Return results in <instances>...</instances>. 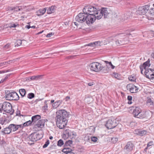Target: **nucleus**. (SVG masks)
Wrapping results in <instances>:
<instances>
[{
	"label": "nucleus",
	"mask_w": 154,
	"mask_h": 154,
	"mask_svg": "<svg viewBox=\"0 0 154 154\" xmlns=\"http://www.w3.org/2000/svg\"><path fill=\"white\" fill-rule=\"evenodd\" d=\"M26 28H27L28 29H29L30 27L31 26H29V25H26L25 26Z\"/></svg>",
	"instance_id": "nucleus-64"
},
{
	"label": "nucleus",
	"mask_w": 154,
	"mask_h": 154,
	"mask_svg": "<svg viewBox=\"0 0 154 154\" xmlns=\"http://www.w3.org/2000/svg\"><path fill=\"white\" fill-rule=\"evenodd\" d=\"M94 84V82H90L88 83V85L89 86H92Z\"/></svg>",
	"instance_id": "nucleus-57"
},
{
	"label": "nucleus",
	"mask_w": 154,
	"mask_h": 154,
	"mask_svg": "<svg viewBox=\"0 0 154 154\" xmlns=\"http://www.w3.org/2000/svg\"><path fill=\"white\" fill-rule=\"evenodd\" d=\"M47 102V100H45V103L46 104V105L44 106L43 107V108L45 110H47V109L48 108V106L47 104L46 103Z\"/></svg>",
	"instance_id": "nucleus-49"
},
{
	"label": "nucleus",
	"mask_w": 154,
	"mask_h": 154,
	"mask_svg": "<svg viewBox=\"0 0 154 154\" xmlns=\"http://www.w3.org/2000/svg\"><path fill=\"white\" fill-rule=\"evenodd\" d=\"M46 10H37L36 13L38 16H41L43 15L46 11Z\"/></svg>",
	"instance_id": "nucleus-32"
},
{
	"label": "nucleus",
	"mask_w": 154,
	"mask_h": 154,
	"mask_svg": "<svg viewBox=\"0 0 154 154\" xmlns=\"http://www.w3.org/2000/svg\"><path fill=\"white\" fill-rule=\"evenodd\" d=\"M130 112L132 113L134 116L135 117H137L141 111V109L138 107L133 106L130 107Z\"/></svg>",
	"instance_id": "nucleus-11"
},
{
	"label": "nucleus",
	"mask_w": 154,
	"mask_h": 154,
	"mask_svg": "<svg viewBox=\"0 0 154 154\" xmlns=\"http://www.w3.org/2000/svg\"><path fill=\"white\" fill-rule=\"evenodd\" d=\"M113 76L114 77L118 80H120V75L117 73H113Z\"/></svg>",
	"instance_id": "nucleus-40"
},
{
	"label": "nucleus",
	"mask_w": 154,
	"mask_h": 154,
	"mask_svg": "<svg viewBox=\"0 0 154 154\" xmlns=\"http://www.w3.org/2000/svg\"><path fill=\"white\" fill-rule=\"evenodd\" d=\"M99 11H101L103 16L104 17L106 18H107L108 15L109 14L108 12L107 11V10H98Z\"/></svg>",
	"instance_id": "nucleus-30"
},
{
	"label": "nucleus",
	"mask_w": 154,
	"mask_h": 154,
	"mask_svg": "<svg viewBox=\"0 0 154 154\" xmlns=\"http://www.w3.org/2000/svg\"><path fill=\"white\" fill-rule=\"evenodd\" d=\"M137 10L136 11L137 14L140 15L145 14L149 20H154V10Z\"/></svg>",
	"instance_id": "nucleus-5"
},
{
	"label": "nucleus",
	"mask_w": 154,
	"mask_h": 154,
	"mask_svg": "<svg viewBox=\"0 0 154 154\" xmlns=\"http://www.w3.org/2000/svg\"><path fill=\"white\" fill-rule=\"evenodd\" d=\"M140 69L141 70V73L142 74H143V69H144V68H143V67H142L141 66H140Z\"/></svg>",
	"instance_id": "nucleus-59"
},
{
	"label": "nucleus",
	"mask_w": 154,
	"mask_h": 154,
	"mask_svg": "<svg viewBox=\"0 0 154 154\" xmlns=\"http://www.w3.org/2000/svg\"><path fill=\"white\" fill-rule=\"evenodd\" d=\"M57 8V7L55 5H52L50 7L48 8H43V10H47L48 9V10H54L55 9H56Z\"/></svg>",
	"instance_id": "nucleus-41"
},
{
	"label": "nucleus",
	"mask_w": 154,
	"mask_h": 154,
	"mask_svg": "<svg viewBox=\"0 0 154 154\" xmlns=\"http://www.w3.org/2000/svg\"><path fill=\"white\" fill-rule=\"evenodd\" d=\"M62 154H75V153L74 152L71 151L66 153H63Z\"/></svg>",
	"instance_id": "nucleus-55"
},
{
	"label": "nucleus",
	"mask_w": 154,
	"mask_h": 154,
	"mask_svg": "<svg viewBox=\"0 0 154 154\" xmlns=\"http://www.w3.org/2000/svg\"><path fill=\"white\" fill-rule=\"evenodd\" d=\"M10 75V74L7 75V76L5 77L4 79H3V80H4V81H6V79L8 78V77H9Z\"/></svg>",
	"instance_id": "nucleus-56"
},
{
	"label": "nucleus",
	"mask_w": 154,
	"mask_h": 154,
	"mask_svg": "<svg viewBox=\"0 0 154 154\" xmlns=\"http://www.w3.org/2000/svg\"><path fill=\"white\" fill-rule=\"evenodd\" d=\"M5 98L8 100H17L19 99V97L16 92L7 91L6 92Z\"/></svg>",
	"instance_id": "nucleus-4"
},
{
	"label": "nucleus",
	"mask_w": 154,
	"mask_h": 154,
	"mask_svg": "<svg viewBox=\"0 0 154 154\" xmlns=\"http://www.w3.org/2000/svg\"><path fill=\"white\" fill-rule=\"evenodd\" d=\"M19 92L21 96L23 97L26 94V91L24 89H20L19 90Z\"/></svg>",
	"instance_id": "nucleus-33"
},
{
	"label": "nucleus",
	"mask_w": 154,
	"mask_h": 154,
	"mask_svg": "<svg viewBox=\"0 0 154 154\" xmlns=\"http://www.w3.org/2000/svg\"><path fill=\"white\" fill-rule=\"evenodd\" d=\"M72 141L71 140H69L67 141H66L65 143V145L66 146H70V145L72 144Z\"/></svg>",
	"instance_id": "nucleus-43"
},
{
	"label": "nucleus",
	"mask_w": 154,
	"mask_h": 154,
	"mask_svg": "<svg viewBox=\"0 0 154 154\" xmlns=\"http://www.w3.org/2000/svg\"><path fill=\"white\" fill-rule=\"evenodd\" d=\"M70 99V97L69 96H67L65 98V100L66 101H68Z\"/></svg>",
	"instance_id": "nucleus-63"
},
{
	"label": "nucleus",
	"mask_w": 154,
	"mask_h": 154,
	"mask_svg": "<svg viewBox=\"0 0 154 154\" xmlns=\"http://www.w3.org/2000/svg\"><path fill=\"white\" fill-rule=\"evenodd\" d=\"M91 141L94 142H96L97 140V138L96 137H91Z\"/></svg>",
	"instance_id": "nucleus-47"
},
{
	"label": "nucleus",
	"mask_w": 154,
	"mask_h": 154,
	"mask_svg": "<svg viewBox=\"0 0 154 154\" xmlns=\"http://www.w3.org/2000/svg\"><path fill=\"white\" fill-rule=\"evenodd\" d=\"M104 62L106 64V66L107 67L106 70L108 72L109 70V67L108 68V65L109 64V66H110V67L112 69H114L115 68V66H114L112 63L111 62H108L107 61H104Z\"/></svg>",
	"instance_id": "nucleus-24"
},
{
	"label": "nucleus",
	"mask_w": 154,
	"mask_h": 154,
	"mask_svg": "<svg viewBox=\"0 0 154 154\" xmlns=\"http://www.w3.org/2000/svg\"><path fill=\"white\" fill-rule=\"evenodd\" d=\"M126 35L124 33H120L115 36L113 39L115 40L116 44L118 45L125 44V43L124 39L126 38Z\"/></svg>",
	"instance_id": "nucleus-2"
},
{
	"label": "nucleus",
	"mask_w": 154,
	"mask_h": 154,
	"mask_svg": "<svg viewBox=\"0 0 154 154\" xmlns=\"http://www.w3.org/2000/svg\"><path fill=\"white\" fill-rule=\"evenodd\" d=\"M117 125L116 120L109 119L107 121L106 126L108 129H111L115 127Z\"/></svg>",
	"instance_id": "nucleus-12"
},
{
	"label": "nucleus",
	"mask_w": 154,
	"mask_h": 154,
	"mask_svg": "<svg viewBox=\"0 0 154 154\" xmlns=\"http://www.w3.org/2000/svg\"><path fill=\"white\" fill-rule=\"evenodd\" d=\"M100 42H93V44L94 45V46H95L97 45L98 44L99 45H100Z\"/></svg>",
	"instance_id": "nucleus-51"
},
{
	"label": "nucleus",
	"mask_w": 154,
	"mask_h": 154,
	"mask_svg": "<svg viewBox=\"0 0 154 154\" xmlns=\"http://www.w3.org/2000/svg\"><path fill=\"white\" fill-rule=\"evenodd\" d=\"M30 7L22 6H17L15 7H9L8 10H14L15 9H18V10H21L22 9H25L26 10H28V9H30V10H33V8H29Z\"/></svg>",
	"instance_id": "nucleus-17"
},
{
	"label": "nucleus",
	"mask_w": 154,
	"mask_h": 154,
	"mask_svg": "<svg viewBox=\"0 0 154 154\" xmlns=\"http://www.w3.org/2000/svg\"><path fill=\"white\" fill-rule=\"evenodd\" d=\"M22 43V41L20 39H17L16 40V42L15 43V47L16 46H19L21 45Z\"/></svg>",
	"instance_id": "nucleus-36"
},
{
	"label": "nucleus",
	"mask_w": 154,
	"mask_h": 154,
	"mask_svg": "<svg viewBox=\"0 0 154 154\" xmlns=\"http://www.w3.org/2000/svg\"><path fill=\"white\" fill-rule=\"evenodd\" d=\"M128 79L129 81L134 82L136 80V78L135 75H131L128 77Z\"/></svg>",
	"instance_id": "nucleus-34"
},
{
	"label": "nucleus",
	"mask_w": 154,
	"mask_h": 154,
	"mask_svg": "<svg viewBox=\"0 0 154 154\" xmlns=\"http://www.w3.org/2000/svg\"><path fill=\"white\" fill-rule=\"evenodd\" d=\"M9 128L11 131H15L17 130L19 128H22V125H16L14 124H11L9 125Z\"/></svg>",
	"instance_id": "nucleus-16"
},
{
	"label": "nucleus",
	"mask_w": 154,
	"mask_h": 154,
	"mask_svg": "<svg viewBox=\"0 0 154 154\" xmlns=\"http://www.w3.org/2000/svg\"><path fill=\"white\" fill-rule=\"evenodd\" d=\"M86 16L85 18V21L86 23L89 25L93 23L95 21V19L93 14H88L86 13Z\"/></svg>",
	"instance_id": "nucleus-10"
},
{
	"label": "nucleus",
	"mask_w": 154,
	"mask_h": 154,
	"mask_svg": "<svg viewBox=\"0 0 154 154\" xmlns=\"http://www.w3.org/2000/svg\"><path fill=\"white\" fill-rule=\"evenodd\" d=\"M149 6L147 5L141 7H139L138 8L139 10H149Z\"/></svg>",
	"instance_id": "nucleus-37"
},
{
	"label": "nucleus",
	"mask_w": 154,
	"mask_h": 154,
	"mask_svg": "<svg viewBox=\"0 0 154 154\" xmlns=\"http://www.w3.org/2000/svg\"><path fill=\"white\" fill-rule=\"evenodd\" d=\"M132 97L131 96H128V100H132Z\"/></svg>",
	"instance_id": "nucleus-58"
},
{
	"label": "nucleus",
	"mask_w": 154,
	"mask_h": 154,
	"mask_svg": "<svg viewBox=\"0 0 154 154\" xmlns=\"http://www.w3.org/2000/svg\"><path fill=\"white\" fill-rule=\"evenodd\" d=\"M45 124L44 121L43 120H39L35 125V128H40L44 127Z\"/></svg>",
	"instance_id": "nucleus-23"
},
{
	"label": "nucleus",
	"mask_w": 154,
	"mask_h": 154,
	"mask_svg": "<svg viewBox=\"0 0 154 154\" xmlns=\"http://www.w3.org/2000/svg\"><path fill=\"white\" fill-rule=\"evenodd\" d=\"M94 14H93V15L95 17V20L96 19L98 20L100 19L103 16V14H102L101 11L95 10L94 11Z\"/></svg>",
	"instance_id": "nucleus-19"
},
{
	"label": "nucleus",
	"mask_w": 154,
	"mask_h": 154,
	"mask_svg": "<svg viewBox=\"0 0 154 154\" xmlns=\"http://www.w3.org/2000/svg\"><path fill=\"white\" fill-rule=\"evenodd\" d=\"M153 145L152 142L151 141L149 142L147 144V147L144 149V151H146L148 147Z\"/></svg>",
	"instance_id": "nucleus-44"
},
{
	"label": "nucleus",
	"mask_w": 154,
	"mask_h": 154,
	"mask_svg": "<svg viewBox=\"0 0 154 154\" xmlns=\"http://www.w3.org/2000/svg\"><path fill=\"white\" fill-rule=\"evenodd\" d=\"M62 100H59L56 101L52 104V106L54 109H56L59 106L61 103H62Z\"/></svg>",
	"instance_id": "nucleus-25"
},
{
	"label": "nucleus",
	"mask_w": 154,
	"mask_h": 154,
	"mask_svg": "<svg viewBox=\"0 0 154 154\" xmlns=\"http://www.w3.org/2000/svg\"><path fill=\"white\" fill-rule=\"evenodd\" d=\"M86 46H94L93 43H91L86 45Z\"/></svg>",
	"instance_id": "nucleus-60"
},
{
	"label": "nucleus",
	"mask_w": 154,
	"mask_h": 154,
	"mask_svg": "<svg viewBox=\"0 0 154 154\" xmlns=\"http://www.w3.org/2000/svg\"><path fill=\"white\" fill-rule=\"evenodd\" d=\"M42 76V75H37L30 77L29 78L31 80H37L40 79Z\"/></svg>",
	"instance_id": "nucleus-29"
},
{
	"label": "nucleus",
	"mask_w": 154,
	"mask_h": 154,
	"mask_svg": "<svg viewBox=\"0 0 154 154\" xmlns=\"http://www.w3.org/2000/svg\"><path fill=\"white\" fill-rule=\"evenodd\" d=\"M8 62H5L3 63H1L2 64V66L4 65H7L8 64Z\"/></svg>",
	"instance_id": "nucleus-61"
},
{
	"label": "nucleus",
	"mask_w": 154,
	"mask_h": 154,
	"mask_svg": "<svg viewBox=\"0 0 154 154\" xmlns=\"http://www.w3.org/2000/svg\"><path fill=\"white\" fill-rule=\"evenodd\" d=\"M134 146V145L132 142H129L127 143V144L125 147V149L127 151H130L133 149Z\"/></svg>",
	"instance_id": "nucleus-20"
},
{
	"label": "nucleus",
	"mask_w": 154,
	"mask_h": 154,
	"mask_svg": "<svg viewBox=\"0 0 154 154\" xmlns=\"http://www.w3.org/2000/svg\"><path fill=\"white\" fill-rule=\"evenodd\" d=\"M41 117L40 115H37L32 116V122L33 123V125L35 124V123L37 122L40 119Z\"/></svg>",
	"instance_id": "nucleus-21"
},
{
	"label": "nucleus",
	"mask_w": 154,
	"mask_h": 154,
	"mask_svg": "<svg viewBox=\"0 0 154 154\" xmlns=\"http://www.w3.org/2000/svg\"><path fill=\"white\" fill-rule=\"evenodd\" d=\"M144 74L146 77L151 80L154 79V69H148L145 70Z\"/></svg>",
	"instance_id": "nucleus-9"
},
{
	"label": "nucleus",
	"mask_w": 154,
	"mask_h": 154,
	"mask_svg": "<svg viewBox=\"0 0 154 154\" xmlns=\"http://www.w3.org/2000/svg\"><path fill=\"white\" fill-rule=\"evenodd\" d=\"M85 100L86 102L88 103H90L93 100V99L91 96H86L85 97Z\"/></svg>",
	"instance_id": "nucleus-31"
},
{
	"label": "nucleus",
	"mask_w": 154,
	"mask_h": 154,
	"mask_svg": "<svg viewBox=\"0 0 154 154\" xmlns=\"http://www.w3.org/2000/svg\"><path fill=\"white\" fill-rule=\"evenodd\" d=\"M56 124L60 129H63L67 125V120L66 118H60V117L56 118Z\"/></svg>",
	"instance_id": "nucleus-6"
},
{
	"label": "nucleus",
	"mask_w": 154,
	"mask_h": 154,
	"mask_svg": "<svg viewBox=\"0 0 154 154\" xmlns=\"http://www.w3.org/2000/svg\"><path fill=\"white\" fill-rule=\"evenodd\" d=\"M49 144V140H48L45 143L44 145L43 146V148H45Z\"/></svg>",
	"instance_id": "nucleus-46"
},
{
	"label": "nucleus",
	"mask_w": 154,
	"mask_h": 154,
	"mask_svg": "<svg viewBox=\"0 0 154 154\" xmlns=\"http://www.w3.org/2000/svg\"><path fill=\"white\" fill-rule=\"evenodd\" d=\"M126 88L131 93H135L138 90V88L132 84H128L126 86Z\"/></svg>",
	"instance_id": "nucleus-15"
},
{
	"label": "nucleus",
	"mask_w": 154,
	"mask_h": 154,
	"mask_svg": "<svg viewBox=\"0 0 154 154\" xmlns=\"http://www.w3.org/2000/svg\"><path fill=\"white\" fill-rule=\"evenodd\" d=\"M9 46H10V45L9 44H7L6 45H5L4 46V47L5 48H6V49H7L9 47Z\"/></svg>",
	"instance_id": "nucleus-62"
},
{
	"label": "nucleus",
	"mask_w": 154,
	"mask_h": 154,
	"mask_svg": "<svg viewBox=\"0 0 154 154\" xmlns=\"http://www.w3.org/2000/svg\"><path fill=\"white\" fill-rule=\"evenodd\" d=\"M17 26H19L18 24H11L10 25V26H9V27L10 28H12V27H15Z\"/></svg>",
	"instance_id": "nucleus-48"
},
{
	"label": "nucleus",
	"mask_w": 154,
	"mask_h": 154,
	"mask_svg": "<svg viewBox=\"0 0 154 154\" xmlns=\"http://www.w3.org/2000/svg\"><path fill=\"white\" fill-rule=\"evenodd\" d=\"M53 34H54L52 32L50 33L47 34V35H46V36L48 38L50 37Z\"/></svg>",
	"instance_id": "nucleus-54"
},
{
	"label": "nucleus",
	"mask_w": 154,
	"mask_h": 154,
	"mask_svg": "<svg viewBox=\"0 0 154 154\" xmlns=\"http://www.w3.org/2000/svg\"><path fill=\"white\" fill-rule=\"evenodd\" d=\"M147 114H148V112H141L137 116V118L143 119L146 117Z\"/></svg>",
	"instance_id": "nucleus-28"
},
{
	"label": "nucleus",
	"mask_w": 154,
	"mask_h": 154,
	"mask_svg": "<svg viewBox=\"0 0 154 154\" xmlns=\"http://www.w3.org/2000/svg\"><path fill=\"white\" fill-rule=\"evenodd\" d=\"M86 16V13H80L76 17L75 20L77 22L82 23L85 21Z\"/></svg>",
	"instance_id": "nucleus-8"
},
{
	"label": "nucleus",
	"mask_w": 154,
	"mask_h": 154,
	"mask_svg": "<svg viewBox=\"0 0 154 154\" xmlns=\"http://www.w3.org/2000/svg\"><path fill=\"white\" fill-rule=\"evenodd\" d=\"M89 67L91 70L96 72L101 71L105 67V66H103L102 64L97 62H94L91 63Z\"/></svg>",
	"instance_id": "nucleus-3"
},
{
	"label": "nucleus",
	"mask_w": 154,
	"mask_h": 154,
	"mask_svg": "<svg viewBox=\"0 0 154 154\" xmlns=\"http://www.w3.org/2000/svg\"><path fill=\"white\" fill-rule=\"evenodd\" d=\"M92 8L94 10L95 9L97 10H106L107 9H109V8L107 7H101L100 6H98L97 5L94 4L93 5H87L85 6L83 10H89L91 9Z\"/></svg>",
	"instance_id": "nucleus-7"
},
{
	"label": "nucleus",
	"mask_w": 154,
	"mask_h": 154,
	"mask_svg": "<svg viewBox=\"0 0 154 154\" xmlns=\"http://www.w3.org/2000/svg\"><path fill=\"white\" fill-rule=\"evenodd\" d=\"M146 105L148 107L152 108H154V103L150 98H147V99L146 101Z\"/></svg>",
	"instance_id": "nucleus-22"
},
{
	"label": "nucleus",
	"mask_w": 154,
	"mask_h": 154,
	"mask_svg": "<svg viewBox=\"0 0 154 154\" xmlns=\"http://www.w3.org/2000/svg\"><path fill=\"white\" fill-rule=\"evenodd\" d=\"M54 10H47V13L48 14H50L52 13H54Z\"/></svg>",
	"instance_id": "nucleus-53"
},
{
	"label": "nucleus",
	"mask_w": 154,
	"mask_h": 154,
	"mask_svg": "<svg viewBox=\"0 0 154 154\" xmlns=\"http://www.w3.org/2000/svg\"><path fill=\"white\" fill-rule=\"evenodd\" d=\"M147 131L143 129H136L135 130V133L138 135L142 136L147 134Z\"/></svg>",
	"instance_id": "nucleus-18"
},
{
	"label": "nucleus",
	"mask_w": 154,
	"mask_h": 154,
	"mask_svg": "<svg viewBox=\"0 0 154 154\" xmlns=\"http://www.w3.org/2000/svg\"><path fill=\"white\" fill-rule=\"evenodd\" d=\"M63 144V140L61 139H60L57 142V145L59 146H61Z\"/></svg>",
	"instance_id": "nucleus-39"
},
{
	"label": "nucleus",
	"mask_w": 154,
	"mask_h": 154,
	"mask_svg": "<svg viewBox=\"0 0 154 154\" xmlns=\"http://www.w3.org/2000/svg\"><path fill=\"white\" fill-rule=\"evenodd\" d=\"M66 134H67L68 135V136H70L71 134L73 135L74 136H75V135L73 133V132H72L71 133H69V132H67L66 133Z\"/></svg>",
	"instance_id": "nucleus-52"
},
{
	"label": "nucleus",
	"mask_w": 154,
	"mask_h": 154,
	"mask_svg": "<svg viewBox=\"0 0 154 154\" xmlns=\"http://www.w3.org/2000/svg\"><path fill=\"white\" fill-rule=\"evenodd\" d=\"M35 97L34 94L33 93H29L28 94L27 97L28 98L32 99V98H34Z\"/></svg>",
	"instance_id": "nucleus-42"
},
{
	"label": "nucleus",
	"mask_w": 154,
	"mask_h": 154,
	"mask_svg": "<svg viewBox=\"0 0 154 154\" xmlns=\"http://www.w3.org/2000/svg\"><path fill=\"white\" fill-rule=\"evenodd\" d=\"M42 136L39 134H37L35 133L32 134L29 137V139L31 141H36L41 139Z\"/></svg>",
	"instance_id": "nucleus-13"
},
{
	"label": "nucleus",
	"mask_w": 154,
	"mask_h": 154,
	"mask_svg": "<svg viewBox=\"0 0 154 154\" xmlns=\"http://www.w3.org/2000/svg\"><path fill=\"white\" fill-rule=\"evenodd\" d=\"M1 108H0V111L2 110L1 109L7 113H9L11 114L13 113L14 110L12 109V106L11 104L8 102H4L1 105Z\"/></svg>",
	"instance_id": "nucleus-1"
},
{
	"label": "nucleus",
	"mask_w": 154,
	"mask_h": 154,
	"mask_svg": "<svg viewBox=\"0 0 154 154\" xmlns=\"http://www.w3.org/2000/svg\"><path fill=\"white\" fill-rule=\"evenodd\" d=\"M149 62L150 60L148 59L147 61L144 63L142 66H141L143 67L145 70L146 69H147V67H149L150 65Z\"/></svg>",
	"instance_id": "nucleus-27"
},
{
	"label": "nucleus",
	"mask_w": 154,
	"mask_h": 154,
	"mask_svg": "<svg viewBox=\"0 0 154 154\" xmlns=\"http://www.w3.org/2000/svg\"><path fill=\"white\" fill-rule=\"evenodd\" d=\"M91 138V137H90L89 136L86 135L84 137V140L85 141H88Z\"/></svg>",
	"instance_id": "nucleus-45"
},
{
	"label": "nucleus",
	"mask_w": 154,
	"mask_h": 154,
	"mask_svg": "<svg viewBox=\"0 0 154 154\" xmlns=\"http://www.w3.org/2000/svg\"><path fill=\"white\" fill-rule=\"evenodd\" d=\"M11 131L10 130V129L9 128L8 126V127L2 129L1 132L3 134H10Z\"/></svg>",
	"instance_id": "nucleus-26"
},
{
	"label": "nucleus",
	"mask_w": 154,
	"mask_h": 154,
	"mask_svg": "<svg viewBox=\"0 0 154 154\" xmlns=\"http://www.w3.org/2000/svg\"><path fill=\"white\" fill-rule=\"evenodd\" d=\"M30 125H33V123L32 122V121L30 120H29L28 121H27L25 123H24L23 125V127H25L28 126Z\"/></svg>",
	"instance_id": "nucleus-35"
},
{
	"label": "nucleus",
	"mask_w": 154,
	"mask_h": 154,
	"mask_svg": "<svg viewBox=\"0 0 154 154\" xmlns=\"http://www.w3.org/2000/svg\"><path fill=\"white\" fill-rule=\"evenodd\" d=\"M57 116L56 118L60 117V118H67L68 115L67 112L64 109L58 110L56 112Z\"/></svg>",
	"instance_id": "nucleus-14"
},
{
	"label": "nucleus",
	"mask_w": 154,
	"mask_h": 154,
	"mask_svg": "<svg viewBox=\"0 0 154 154\" xmlns=\"http://www.w3.org/2000/svg\"><path fill=\"white\" fill-rule=\"evenodd\" d=\"M72 151V150L68 148H66L63 149L62 150V151L63 152V153H66L69 152H71Z\"/></svg>",
	"instance_id": "nucleus-38"
},
{
	"label": "nucleus",
	"mask_w": 154,
	"mask_h": 154,
	"mask_svg": "<svg viewBox=\"0 0 154 154\" xmlns=\"http://www.w3.org/2000/svg\"><path fill=\"white\" fill-rule=\"evenodd\" d=\"M112 140L114 143H115L118 141V139L115 137H113L112 138Z\"/></svg>",
	"instance_id": "nucleus-50"
}]
</instances>
